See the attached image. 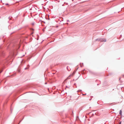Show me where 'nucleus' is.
I'll return each instance as SVG.
<instances>
[{
    "mask_svg": "<svg viewBox=\"0 0 124 124\" xmlns=\"http://www.w3.org/2000/svg\"><path fill=\"white\" fill-rule=\"evenodd\" d=\"M95 41H98L101 42H106V39H102V38H99L97 39H95Z\"/></svg>",
    "mask_w": 124,
    "mask_h": 124,
    "instance_id": "f257e3e1",
    "label": "nucleus"
},
{
    "mask_svg": "<svg viewBox=\"0 0 124 124\" xmlns=\"http://www.w3.org/2000/svg\"><path fill=\"white\" fill-rule=\"evenodd\" d=\"M75 72L74 71L72 73L70 74L68 77V78H70L71 77V76H72L75 74Z\"/></svg>",
    "mask_w": 124,
    "mask_h": 124,
    "instance_id": "f03ea898",
    "label": "nucleus"
},
{
    "mask_svg": "<svg viewBox=\"0 0 124 124\" xmlns=\"http://www.w3.org/2000/svg\"><path fill=\"white\" fill-rule=\"evenodd\" d=\"M32 10L31 8H29L28 7H27V10L28 11L29 10Z\"/></svg>",
    "mask_w": 124,
    "mask_h": 124,
    "instance_id": "7ed1b4c3",
    "label": "nucleus"
},
{
    "mask_svg": "<svg viewBox=\"0 0 124 124\" xmlns=\"http://www.w3.org/2000/svg\"><path fill=\"white\" fill-rule=\"evenodd\" d=\"M122 111H121V110L120 111L119 114H120V115H122Z\"/></svg>",
    "mask_w": 124,
    "mask_h": 124,
    "instance_id": "20e7f679",
    "label": "nucleus"
},
{
    "mask_svg": "<svg viewBox=\"0 0 124 124\" xmlns=\"http://www.w3.org/2000/svg\"><path fill=\"white\" fill-rule=\"evenodd\" d=\"M82 91V90H78V92H81Z\"/></svg>",
    "mask_w": 124,
    "mask_h": 124,
    "instance_id": "39448f33",
    "label": "nucleus"
},
{
    "mask_svg": "<svg viewBox=\"0 0 124 124\" xmlns=\"http://www.w3.org/2000/svg\"><path fill=\"white\" fill-rule=\"evenodd\" d=\"M28 68H25V70H26Z\"/></svg>",
    "mask_w": 124,
    "mask_h": 124,
    "instance_id": "423d86ee",
    "label": "nucleus"
},
{
    "mask_svg": "<svg viewBox=\"0 0 124 124\" xmlns=\"http://www.w3.org/2000/svg\"><path fill=\"white\" fill-rule=\"evenodd\" d=\"M34 24V23H32V25H33Z\"/></svg>",
    "mask_w": 124,
    "mask_h": 124,
    "instance_id": "0eeeda50",
    "label": "nucleus"
},
{
    "mask_svg": "<svg viewBox=\"0 0 124 124\" xmlns=\"http://www.w3.org/2000/svg\"><path fill=\"white\" fill-rule=\"evenodd\" d=\"M2 71L0 70V74L2 72Z\"/></svg>",
    "mask_w": 124,
    "mask_h": 124,
    "instance_id": "6e6552de",
    "label": "nucleus"
},
{
    "mask_svg": "<svg viewBox=\"0 0 124 124\" xmlns=\"http://www.w3.org/2000/svg\"><path fill=\"white\" fill-rule=\"evenodd\" d=\"M6 5H8V3L6 4Z\"/></svg>",
    "mask_w": 124,
    "mask_h": 124,
    "instance_id": "1a4fd4ad",
    "label": "nucleus"
},
{
    "mask_svg": "<svg viewBox=\"0 0 124 124\" xmlns=\"http://www.w3.org/2000/svg\"><path fill=\"white\" fill-rule=\"evenodd\" d=\"M67 69H68V70H69H69H68V67H67Z\"/></svg>",
    "mask_w": 124,
    "mask_h": 124,
    "instance_id": "9d476101",
    "label": "nucleus"
},
{
    "mask_svg": "<svg viewBox=\"0 0 124 124\" xmlns=\"http://www.w3.org/2000/svg\"><path fill=\"white\" fill-rule=\"evenodd\" d=\"M121 122H120L119 124H121Z\"/></svg>",
    "mask_w": 124,
    "mask_h": 124,
    "instance_id": "9b49d317",
    "label": "nucleus"
},
{
    "mask_svg": "<svg viewBox=\"0 0 124 124\" xmlns=\"http://www.w3.org/2000/svg\"><path fill=\"white\" fill-rule=\"evenodd\" d=\"M86 94H83V95H86Z\"/></svg>",
    "mask_w": 124,
    "mask_h": 124,
    "instance_id": "f8f14e48",
    "label": "nucleus"
},
{
    "mask_svg": "<svg viewBox=\"0 0 124 124\" xmlns=\"http://www.w3.org/2000/svg\"><path fill=\"white\" fill-rule=\"evenodd\" d=\"M66 87H68V88H69V87H68L67 86H66Z\"/></svg>",
    "mask_w": 124,
    "mask_h": 124,
    "instance_id": "ddd939ff",
    "label": "nucleus"
},
{
    "mask_svg": "<svg viewBox=\"0 0 124 124\" xmlns=\"http://www.w3.org/2000/svg\"><path fill=\"white\" fill-rule=\"evenodd\" d=\"M69 21V20H67V22H68V21Z\"/></svg>",
    "mask_w": 124,
    "mask_h": 124,
    "instance_id": "4468645a",
    "label": "nucleus"
},
{
    "mask_svg": "<svg viewBox=\"0 0 124 124\" xmlns=\"http://www.w3.org/2000/svg\"><path fill=\"white\" fill-rule=\"evenodd\" d=\"M45 84H47V83H45Z\"/></svg>",
    "mask_w": 124,
    "mask_h": 124,
    "instance_id": "2eb2a0df",
    "label": "nucleus"
},
{
    "mask_svg": "<svg viewBox=\"0 0 124 124\" xmlns=\"http://www.w3.org/2000/svg\"><path fill=\"white\" fill-rule=\"evenodd\" d=\"M62 6H64V5H63V4L62 5Z\"/></svg>",
    "mask_w": 124,
    "mask_h": 124,
    "instance_id": "dca6fc26",
    "label": "nucleus"
},
{
    "mask_svg": "<svg viewBox=\"0 0 124 124\" xmlns=\"http://www.w3.org/2000/svg\"><path fill=\"white\" fill-rule=\"evenodd\" d=\"M73 0H72V1H73Z\"/></svg>",
    "mask_w": 124,
    "mask_h": 124,
    "instance_id": "f3484780",
    "label": "nucleus"
}]
</instances>
